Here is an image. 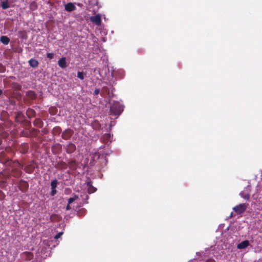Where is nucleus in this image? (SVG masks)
Returning <instances> with one entry per match:
<instances>
[{"instance_id": "nucleus-11", "label": "nucleus", "mask_w": 262, "mask_h": 262, "mask_svg": "<svg viewBox=\"0 0 262 262\" xmlns=\"http://www.w3.org/2000/svg\"><path fill=\"white\" fill-rule=\"evenodd\" d=\"M109 90L107 87L104 86L101 91V95L103 97H105L106 95H109Z\"/></svg>"}, {"instance_id": "nucleus-3", "label": "nucleus", "mask_w": 262, "mask_h": 262, "mask_svg": "<svg viewBox=\"0 0 262 262\" xmlns=\"http://www.w3.org/2000/svg\"><path fill=\"white\" fill-rule=\"evenodd\" d=\"M250 189L249 186H248L245 188L243 191L240 192L239 195L242 198H244L245 200H248L250 198Z\"/></svg>"}, {"instance_id": "nucleus-24", "label": "nucleus", "mask_w": 262, "mask_h": 262, "mask_svg": "<svg viewBox=\"0 0 262 262\" xmlns=\"http://www.w3.org/2000/svg\"><path fill=\"white\" fill-rule=\"evenodd\" d=\"M232 215H233V213L232 212V213H231V215H231V216H232Z\"/></svg>"}, {"instance_id": "nucleus-13", "label": "nucleus", "mask_w": 262, "mask_h": 262, "mask_svg": "<svg viewBox=\"0 0 262 262\" xmlns=\"http://www.w3.org/2000/svg\"><path fill=\"white\" fill-rule=\"evenodd\" d=\"M29 63L30 66L33 68H35V67H37V66L38 64V61L36 60V59H33V58L29 60Z\"/></svg>"}, {"instance_id": "nucleus-1", "label": "nucleus", "mask_w": 262, "mask_h": 262, "mask_svg": "<svg viewBox=\"0 0 262 262\" xmlns=\"http://www.w3.org/2000/svg\"><path fill=\"white\" fill-rule=\"evenodd\" d=\"M123 111V106L118 102H114L111 106V114L115 116H119Z\"/></svg>"}, {"instance_id": "nucleus-17", "label": "nucleus", "mask_w": 262, "mask_h": 262, "mask_svg": "<svg viewBox=\"0 0 262 262\" xmlns=\"http://www.w3.org/2000/svg\"><path fill=\"white\" fill-rule=\"evenodd\" d=\"M23 149L21 150V152L25 154L27 152L28 149V145L27 144H24L22 145Z\"/></svg>"}, {"instance_id": "nucleus-12", "label": "nucleus", "mask_w": 262, "mask_h": 262, "mask_svg": "<svg viewBox=\"0 0 262 262\" xmlns=\"http://www.w3.org/2000/svg\"><path fill=\"white\" fill-rule=\"evenodd\" d=\"M72 136V132L70 130H66L62 133V137L64 139H68Z\"/></svg>"}, {"instance_id": "nucleus-22", "label": "nucleus", "mask_w": 262, "mask_h": 262, "mask_svg": "<svg viewBox=\"0 0 262 262\" xmlns=\"http://www.w3.org/2000/svg\"><path fill=\"white\" fill-rule=\"evenodd\" d=\"M71 209V207L70 206V204L68 203L66 209L68 210H69Z\"/></svg>"}, {"instance_id": "nucleus-18", "label": "nucleus", "mask_w": 262, "mask_h": 262, "mask_svg": "<svg viewBox=\"0 0 262 262\" xmlns=\"http://www.w3.org/2000/svg\"><path fill=\"white\" fill-rule=\"evenodd\" d=\"M77 77L80 79L81 80H83L84 79L83 73L81 72H78L77 73Z\"/></svg>"}, {"instance_id": "nucleus-21", "label": "nucleus", "mask_w": 262, "mask_h": 262, "mask_svg": "<svg viewBox=\"0 0 262 262\" xmlns=\"http://www.w3.org/2000/svg\"><path fill=\"white\" fill-rule=\"evenodd\" d=\"M100 91L99 89H96L94 91V94L97 95L100 93Z\"/></svg>"}, {"instance_id": "nucleus-8", "label": "nucleus", "mask_w": 262, "mask_h": 262, "mask_svg": "<svg viewBox=\"0 0 262 262\" xmlns=\"http://www.w3.org/2000/svg\"><path fill=\"white\" fill-rule=\"evenodd\" d=\"M58 64L62 69L66 68L67 67L66 58H61L58 61Z\"/></svg>"}, {"instance_id": "nucleus-9", "label": "nucleus", "mask_w": 262, "mask_h": 262, "mask_svg": "<svg viewBox=\"0 0 262 262\" xmlns=\"http://www.w3.org/2000/svg\"><path fill=\"white\" fill-rule=\"evenodd\" d=\"M76 149V146L74 144L70 143L67 145V151L68 153H72Z\"/></svg>"}, {"instance_id": "nucleus-10", "label": "nucleus", "mask_w": 262, "mask_h": 262, "mask_svg": "<svg viewBox=\"0 0 262 262\" xmlns=\"http://www.w3.org/2000/svg\"><path fill=\"white\" fill-rule=\"evenodd\" d=\"M0 41L5 45H7L10 42V39L6 36H2Z\"/></svg>"}, {"instance_id": "nucleus-23", "label": "nucleus", "mask_w": 262, "mask_h": 262, "mask_svg": "<svg viewBox=\"0 0 262 262\" xmlns=\"http://www.w3.org/2000/svg\"><path fill=\"white\" fill-rule=\"evenodd\" d=\"M3 91L2 90H0V96L2 94Z\"/></svg>"}, {"instance_id": "nucleus-20", "label": "nucleus", "mask_w": 262, "mask_h": 262, "mask_svg": "<svg viewBox=\"0 0 262 262\" xmlns=\"http://www.w3.org/2000/svg\"><path fill=\"white\" fill-rule=\"evenodd\" d=\"M62 234H63V232H60L58 233L57 234H56L55 236V239H58V238H60Z\"/></svg>"}, {"instance_id": "nucleus-7", "label": "nucleus", "mask_w": 262, "mask_h": 262, "mask_svg": "<svg viewBox=\"0 0 262 262\" xmlns=\"http://www.w3.org/2000/svg\"><path fill=\"white\" fill-rule=\"evenodd\" d=\"M250 245V243H249V242L248 241H243L242 242L239 243L237 245V248L238 249H245L246 248H247V247H248Z\"/></svg>"}, {"instance_id": "nucleus-5", "label": "nucleus", "mask_w": 262, "mask_h": 262, "mask_svg": "<svg viewBox=\"0 0 262 262\" xmlns=\"http://www.w3.org/2000/svg\"><path fill=\"white\" fill-rule=\"evenodd\" d=\"M90 20L92 22L95 24L97 26H100L101 25V19L99 14L91 16L90 17Z\"/></svg>"}, {"instance_id": "nucleus-6", "label": "nucleus", "mask_w": 262, "mask_h": 262, "mask_svg": "<svg viewBox=\"0 0 262 262\" xmlns=\"http://www.w3.org/2000/svg\"><path fill=\"white\" fill-rule=\"evenodd\" d=\"M65 10L68 12H71L76 9V6L72 3H68V4L64 5Z\"/></svg>"}, {"instance_id": "nucleus-2", "label": "nucleus", "mask_w": 262, "mask_h": 262, "mask_svg": "<svg viewBox=\"0 0 262 262\" xmlns=\"http://www.w3.org/2000/svg\"><path fill=\"white\" fill-rule=\"evenodd\" d=\"M248 205L245 203L240 204L233 208V210H234L237 214H241L243 213L246 209H247Z\"/></svg>"}, {"instance_id": "nucleus-15", "label": "nucleus", "mask_w": 262, "mask_h": 262, "mask_svg": "<svg viewBox=\"0 0 262 262\" xmlns=\"http://www.w3.org/2000/svg\"><path fill=\"white\" fill-rule=\"evenodd\" d=\"M1 6L3 9H6L10 7V5L7 1L2 2L1 4Z\"/></svg>"}, {"instance_id": "nucleus-4", "label": "nucleus", "mask_w": 262, "mask_h": 262, "mask_svg": "<svg viewBox=\"0 0 262 262\" xmlns=\"http://www.w3.org/2000/svg\"><path fill=\"white\" fill-rule=\"evenodd\" d=\"M58 184V181L57 180H53L51 182V195L52 196H54L56 194L57 191H56V187Z\"/></svg>"}, {"instance_id": "nucleus-16", "label": "nucleus", "mask_w": 262, "mask_h": 262, "mask_svg": "<svg viewBox=\"0 0 262 262\" xmlns=\"http://www.w3.org/2000/svg\"><path fill=\"white\" fill-rule=\"evenodd\" d=\"M78 198V196L76 194H74L73 197L70 198L68 200V203L71 204H72L74 201L76 200Z\"/></svg>"}, {"instance_id": "nucleus-14", "label": "nucleus", "mask_w": 262, "mask_h": 262, "mask_svg": "<svg viewBox=\"0 0 262 262\" xmlns=\"http://www.w3.org/2000/svg\"><path fill=\"white\" fill-rule=\"evenodd\" d=\"M87 186L89 187L88 192L89 193H93L96 191V189L92 186L91 182H87Z\"/></svg>"}, {"instance_id": "nucleus-19", "label": "nucleus", "mask_w": 262, "mask_h": 262, "mask_svg": "<svg viewBox=\"0 0 262 262\" xmlns=\"http://www.w3.org/2000/svg\"><path fill=\"white\" fill-rule=\"evenodd\" d=\"M54 54L53 53H48L47 54V57L51 59L54 57Z\"/></svg>"}]
</instances>
